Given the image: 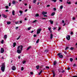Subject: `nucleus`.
Here are the masks:
<instances>
[{
    "label": "nucleus",
    "instance_id": "nucleus-56",
    "mask_svg": "<svg viewBox=\"0 0 77 77\" xmlns=\"http://www.w3.org/2000/svg\"><path fill=\"white\" fill-rule=\"evenodd\" d=\"M27 11H28V10L27 9H26L25 10V12H27Z\"/></svg>",
    "mask_w": 77,
    "mask_h": 77
},
{
    "label": "nucleus",
    "instance_id": "nucleus-42",
    "mask_svg": "<svg viewBox=\"0 0 77 77\" xmlns=\"http://www.w3.org/2000/svg\"><path fill=\"white\" fill-rule=\"evenodd\" d=\"M31 29V27H29L28 29V30H30Z\"/></svg>",
    "mask_w": 77,
    "mask_h": 77
},
{
    "label": "nucleus",
    "instance_id": "nucleus-60",
    "mask_svg": "<svg viewBox=\"0 0 77 77\" xmlns=\"http://www.w3.org/2000/svg\"><path fill=\"white\" fill-rule=\"evenodd\" d=\"M34 32V31H32L31 32V33H32Z\"/></svg>",
    "mask_w": 77,
    "mask_h": 77
},
{
    "label": "nucleus",
    "instance_id": "nucleus-19",
    "mask_svg": "<svg viewBox=\"0 0 77 77\" xmlns=\"http://www.w3.org/2000/svg\"><path fill=\"white\" fill-rule=\"evenodd\" d=\"M12 14L13 15H15V11H14V10L12 12Z\"/></svg>",
    "mask_w": 77,
    "mask_h": 77
},
{
    "label": "nucleus",
    "instance_id": "nucleus-45",
    "mask_svg": "<svg viewBox=\"0 0 77 77\" xmlns=\"http://www.w3.org/2000/svg\"><path fill=\"white\" fill-rule=\"evenodd\" d=\"M43 17H48V16H47V15H44V16H43Z\"/></svg>",
    "mask_w": 77,
    "mask_h": 77
},
{
    "label": "nucleus",
    "instance_id": "nucleus-25",
    "mask_svg": "<svg viewBox=\"0 0 77 77\" xmlns=\"http://www.w3.org/2000/svg\"><path fill=\"white\" fill-rule=\"evenodd\" d=\"M7 23V24H8V25H9V24H11V22L10 21L8 22Z\"/></svg>",
    "mask_w": 77,
    "mask_h": 77
},
{
    "label": "nucleus",
    "instance_id": "nucleus-16",
    "mask_svg": "<svg viewBox=\"0 0 77 77\" xmlns=\"http://www.w3.org/2000/svg\"><path fill=\"white\" fill-rule=\"evenodd\" d=\"M35 67L37 69H39V66H37Z\"/></svg>",
    "mask_w": 77,
    "mask_h": 77
},
{
    "label": "nucleus",
    "instance_id": "nucleus-64",
    "mask_svg": "<svg viewBox=\"0 0 77 77\" xmlns=\"http://www.w3.org/2000/svg\"><path fill=\"white\" fill-rule=\"evenodd\" d=\"M55 29H56V28H55V27L54 28H53V30H55Z\"/></svg>",
    "mask_w": 77,
    "mask_h": 77
},
{
    "label": "nucleus",
    "instance_id": "nucleus-48",
    "mask_svg": "<svg viewBox=\"0 0 77 77\" xmlns=\"http://www.w3.org/2000/svg\"><path fill=\"white\" fill-rule=\"evenodd\" d=\"M18 59H20V58H21V57L19 55V56H18Z\"/></svg>",
    "mask_w": 77,
    "mask_h": 77
},
{
    "label": "nucleus",
    "instance_id": "nucleus-7",
    "mask_svg": "<svg viewBox=\"0 0 77 77\" xmlns=\"http://www.w3.org/2000/svg\"><path fill=\"white\" fill-rule=\"evenodd\" d=\"M5 52V50H4V49L3 48H2L1 50V53H3L4 52Z\"/></svg>",
    "mask_w": 77,
    "mask_h": 77
},
{
    "label": "nucleus",
    "instance_id": "nucleus-50",
    "mask_svg": "<svg viewBox=\"0 0 77 77\" xmlns=\"http://www.w3.org/2000/svg\"><path fill=\"white\" fill-rule=\"evenodd\" d=\"M11 3H9V6H11Z\"/></svg>",
    "mask_w": 77,
    "mask_h": 77
},
{
    "label": "nucleus",
    "instance_id": "nucleus-28",
    "mask_svg": "<svg viewBox=\"0 0 77 77\" xmlns=\"http://www.w3.org/2000/svg\"><path fill=\"white\" fill-rule=\"evenodd\" d=\"M70 60L71 62H72V60H73V59L72 58H70Z\"/></svg>",
    "mask_w": 77,
    "mask_h": 77
},
{
    "label": "nucleus",
    "instance_id": "nucleus-15",
    "mask_svg": "<svg viewBox=\"0 0 77 77\" xmlns=\"http://www.w3.org/2000/svg\"><path fill=\"white\" fill-rule=\"evenodd\" d=\"M16 44H17L15 42L13 43V47H15V46H16Z\"/></svg>",
    "mask_w": 77,
    "mask_h": 77
},
{
    "label": "nucleus",
    "instance_id": "nucleus-4",
    "mask_svg": "<svg viewBox=\"0 0 77 77\" xmlns=\"http://www.w3.org/2000/svg\"><path fill=\"white\" fill-rule=\"evenodd\" d=\"M41 29H38L37 31V34H39V33H40V32H41Z\"/></svg>",
    "mask_w": 77,
    "mask_h": 77
},
{
    "label": "nucleus",
    "instance_id": "nucleus-22",
    "mask_svg": "<svg viewBox=\"0 0 77 77\" xmlns=\"http://www.w3.org/2000/svg\"><path fill=\"white\" fill-rule=\"evenodd\" d=\"M42 70H41L39 73H38V75H41V73H42Z\"/></svg>",
    "mask_w": 77,
    "mask_h": 77
},
{
    "label": "nucleus",
    "instance_id": "nucleus-12",
    "mask_svg": "<svg viewBox=\"0 0 77 77\" xmlns=\"http://www.w3.org/2000/svg\"><path fill=\"white\" fill-rule=\"evenodd\" d=\"M48 51H49L48 49H46L45 51V53H47Z\"/></svg>",
    "mask_w": 77,
    "mask_h": 77
},
{
    "label": "nucleus",
    "instance_id": "nucleus-34",
    "mask_svg": "<svg viewBox=\"0 0 77 77\" xmlns=\"http://www.w3.org/2000/svg\"><path fill=\"white\" fill-rule=\"evenodd\" d=\"M51 27H49L48 28V29L49 31H50V30H51Z\"/></svg>",
    "mask_w": 77,
    "mask_h": 77
},
{
    "label": "nucleus",
    "instance_id": "nucleus-5",
    "mask_svg": "<svg viewBox=\"0 0 77 77\" xmlns=\"http://www.w3.org/2000/svg\"><path fill=\"white\" fill-rule=\"evenodd\" d=\"M66 39H67V40H69L70 39V35H67L66 36Z\"/></svg>",
    "mask_w": 77,
    "mask_h": 77
},
{
    "label": "nucleus",
    "instance_id": "nucleus-2",
    "mask_svg": "<svg viewBox=\"0 0 77 77\" xmlns=\"http://www.w3.org/2000/svg\"><path fill=\"white\" fill-rule=\"evenodd\" d=\"M21 50H20V46H18L17 47V52L18 54H20L21 53Z\"/></svg>",
    "mask_w": 77,
    "mask_h": 77
},
{
    "label": "nucleus",
    "instance_id": "nucleus-63",
    "mask_svg": "<svg viewBox=\"0 0 77 77\" xmlns=\"http://www.w3.org/2000/svg\"><path fill=\"white\" fill-rule=\"evenodd\" d=\"M25 21H27V18H25Z\"/></svg>",
    "mask_w": 77,
    "mask_h": 77
},
{
    "label": "nucleus",
    "instance_id": "nucleus-55",
    "mask_svg": "<svg viewBox=\"0 0 77 77\" xmlns=\"http://www.w3.org/2000/svg\"><path fill=\"white\" fill-rule=\"evenodd\" d=\"M64 22H64V20H62V22L63 23H64Z\"/></svg>",
    "mask_w": 77,
    "mask_h": 77
},
{
    "label": "nucleus",
    "instance_id": "nucleus-14",
    "mask_svg": "<svg viewBox=\"0 0 77 77\" xmlns=\"http://www.w3.org/2000/svg\"><path fill=\"white\" fill-rule=\"evenodd\" d=\"M65 70H63L62 71H59V72H61V73H64V72H65Z\"/></svg>",
    "mask_w": 77,
    "mask_h": 77
},
{
    "label": "nucleus",
    "instance_id": "nucleus-62",
    "mask_svg": "<svg viewBox=\"0 0 77 77\" xmlns=\"http://www.w3.org/2000/svg\"><path fill=\"white\" fill-rule=\"evenodd\" d=\"M72 77H77V75L73 76Z\"/></svg>",
    "mask_w": 77,
    "mask_h": 77
},
{
    "label": "nucleus",
    "instance_id": "nucleus-9",
    "mask_svg": "<svg viewBox=\"0 0 77 77\" xmlns=\"http://www.w3.org/2000/svg\"><path fill=\"white\" fill-rule=\"evenodd\" d=\"M52 74H53V77H55V75H56V74H55V72L53 70L52 71Z\"/></svg>",
    "mask_w": 77,
    "mask_h": 77
},
{
    "label": "nucleus",
    "instance_id": "nucleus-30",
    "mask_svg": "<svg viewBox=\"0 0 77 77\" xmlns=\"http://www.w3.org/2000/svg\"><path fill=\"white\" fill-rule=\"evenodd\" d=\"M60 9H63V6L62 5H61L60 6Z\"/></svg>",
    "mask_w": 77,
    "mask_h": 77
},
{
    "label": "nucleus",
    "instance_id": "nucleus-47",
    "mask_svg": "<svg viewBox=\"0 0 77 77\" xmlns=\"http://www.w3.org/2000/svg\"><path fill=\"white\" fill-rule=\"evenodd\" d=\"M60 29H61V28L59 27V28L58 29V31H59V30H60Z\"/></svg>",
    "mask_w": 77,
    "mask_h": 77
},
{
    "label": "nucleus",
    "instance_id": "nucleus-44",
    "mask_svg": "<svg viewBox=\"0 0 77 77\" xmlns=\"http://www.w3.org/2000/svg\"><path fill=\"white\" fill-rule=\"evenodd\" d=\"M73 66L74 67L76 66V64H74L73 65Z\"/></svg>",
    "mask_w": 77,
    "mask_h": 77
},
{
    "label": "nucleus",
    "instance_id": "nucleus-11",
    "mask_svg": "<svg viewBox=\"0 0 77 77\" xmlns=\"http://www.w3.org/2000/svg\"><path fill=\"white\" fill-rule=\"evenodd\" d=\"M47 14V12L43 11L42 13V14L43 15H45L46 14Z\"/></svg>",
    "mask_w": 77,
    "mask_h": 77
},
{
    "label": "nucleus",
    "instance_id": "nucleus-35",
    "mask_svg": "<svg viewBox=\"0 0 77 77\" xmlns=\"http://www.w3.org/2000/svg\"><path fill=\"white\" fill-rule=\"evenodd\" d=\"M45 68L46 69H49V68H50V67H49V66H46Z\"/></svg>",
    "mask_w": 77,
    "mask_h": 77
},
{
    "label": "nucleus",
    "instance_id": "nucleus-41",
    "mask_svg": "<svg viewBox=\"0 0 77 77\" xmlns=\"http://www.w3.org/2000/svg\"><path fill=\"white\" fill-rule=\"evenodd\" d=\"M4 42V40H2L1 41V44H3Z\"/></svg>",
    "mask_w": 77,
    "mask_h": 77
},
{
    "label": "nucleus",
    "instance_id": "nucleus-46",
    "mask_svg": "<svg viewBox=\"0 0 77 77\" xmlns=\"http://www.w3.org/2000/svg\"><path fill=\"white\" fill-rule=\"evenodd\" d=\"M67 3L69 5H70V4H71V2H67Z\"/></svg>",
    "mask_w": 77,
    "mask_h": 77
},
{
    "label": "nucleus",
    "instance_id": "nucleus-57",
    "mask_svg": "<svg viewBox=\"0 0 77 77\" xmlns=\"http://www.w3.org/2000/svg\"><path fill=\"white\" fill-rule=\"evenodd\" d=\"M64 53H65V54H66L67 53V52H66V51H65L64 52Z\"/></svg>",
    "mask_w": 77,
    "mask_h": 77
},
{
    "label": "nucleus",
    "instance_id": "nucleus-37",
    "mask_svg": "<svg viewBox=\"0 0 77 77\" xmlns=\"http://www.w3.org/2000/svg\"><path fill=\"white\" fill-rule=\"evenodd\" d=\"M36 2V0H34V1H33V3H35Z\"/></svg>",
    "mask_w": 77,
    "mask_h": 77
},
{
    "label": "nucleus",
    "instance_id": "nucleus-26",
    "mask_svg": "<svg viewBox=\"0 0 77 77\" xmlns=\"http://www.w3.org/2000/svg\"><path fill=\"white\" fill-rule=\"evenodd\" d=\"M39 39H38L37 41H36V43H37L39 42Z\"/></svg>",
    "mask_w": 77,
    "mask_h": 77
},
{
    "label": "nucleus",
    "instance_id": "nucleus-24",
    "mask_svg": "<svg viewBox=\"0 0 77 77\" xmlns=\"http://www.w3.org/2000/svg\"><path fill=\"white\" fill-rule=\"evenodd\" d=\"M32 47L31 46H29V47H28L27 48V50H29V49H30V48H31Z\"/></svg>",
    "mask_w": 77,
    "mask_h": 77
},
{
    "label": "nucleus",
    "instance_id": "nucleus-52",
    "mask_svg": "<svg viewBox=\"0 0 77 77\" xmlns=\"http://www.w3.org/2000/svg\"><path fill=\"white\" fill-rule=\"evenodd\" d=\"M70 34L71 35H73V34H74V33H73L72 32H70Z\"/></svg>",
    "mask_w": 77,
    "mask_h": 77
},
{
    "label": "nucleus",
    "instance_id": "nucleus-51",
    "mask_svg": "<svg viewBox=\"0 0 77 77\" xmlns=\"http://www.w3.org/2000/svg\"><path fill=\"white\" fill-rule=\"evenodd\" d=\"M54 11H56V8H54Z\"/></svg>",
    "mask_w": 77,
    "mask_h": 77
},
{
    "label": "nucleus",
    "instance_id": "nucleus-59",
    "mask_svg": "<svg viewBox=\"0 0 77 77\" xmlns=\"http://www.w3.org/2000/svg\"><path fill=\"white\" fill-rule=\"evenodd\" d=\"M67 69L68 70H69V69H70V68L69 67Z\"/></svg>",
    "mask_w": 77,
    "mask_h": 77
},
{
    "label": "nucleus",
    "instance_id": "nucleus-8",
    "mask_svg": "<svg viewBox=\"0 0 77 77\" xmlns=\"http://www.w3.org/2000/svg\"><path fill=\"white\" fill-rule=\"evenodd\" d=\"M18 46H20V50H21V51H22V50H23V46L22 45H20Z\"/></svg>",
    "mask_w": 77,
    "mask_h": 77
},
{
    "label": "nucleus",
    "instance_id": "nucleus-6",
    "mask_svg": "<svg viewBox=\"0 0 77 77\" xmlns=\"http://www.w3.org/2000/svg\"><path fill=\"white\" fill-rule=\"evenodd\" d=\"M12 69L13 71H14V70H15V69H16V67H15V66H13L12 67Z\"/></svg>",
    "mask_w": 77,
    "mask_h": 77
},
{
    "label": "nucleus",
    "instance_id": "nucleus-49",
    "mask_svg": "<svg viewBox=\"0 0 77 77\" xmlns=\"http://www.w3.org/2000/svg\"><path fill=\"white\" fill-rule=\"evenodd\" d=\"M20 24H22V23H23V22H22V21L21 20L20 21Z\"/></svg>",
    "mask_w": 77,
    "mask_h": 77
},
{
    "label": "nucleus",
    "instance_id": "nucleus-23",
    "mask_svg": "<svg viewBox=\"0 0 77 77\" xmlns=\"http://www.w3.org/2000/svg\"><path fill=\"white\" fill-rule=\"evenodd\" d=\"M12 3L13 4V5H14L15 4V3H16L15 2V1H13L12 2Z\"/></svg>",
    "mask_w": 77,
    "mask_h": 77
},
{
    "label": "nucleus",
    "instance_id": "nucleus-58",
    "mask_svg": "<svg viewBox=\"0 0 77 77\" xmlns=\"http://www.w3.org/2000/svg\"><path fill=\"white\" fill-rule=\"evenodd\" d=\"M75 17H73V20H75Z\"/></svg>",
    "mask_w": 77,
    "mask_h": 77
},
{
    "label": "nucleus",
    "instance_id": "nucleus-39",
    "mask_svg": "<svg viewBox=\"0 0 77 77\" xmlns=\"http://www.w3.org/2000/svg\"><path fill=\"white\" fill-rule=\"evenodd\" d=\"M24 69V67H22L21 68V71H23Z\"/></svg>",
    "mask_w": 77,
    "mask_h": 77
},
{
    "label": "nucleus",
    "instance_id": "nucleus-18",
    "mask_svg": "<svg viewBox=\"0 0 77 77\" xmlns=\"http://www.w3.org/2000/svg\"><path fill=\"white\" fill-rule=\"evenodd\" d=\"M49 21L50 22L51 24H53V23H54L53 21H51V20H49Z\"/></svg>",
    "mask_w": 77,
    "mask_h": 77
},
{
    "label": "nucleus",
    "instance_id": "nucleus-29",
    "mask_svg": "<svg viewBox=\"0 0 77 77\" xmlns=\"http://www.w3.org/2000/svg\"><path fill=\"white\" fill-rule=\"evenodd\" d=\"M35 17H38L39 16V14H37L35 15Z\"/></svg>",
    "mask_w": 77,
    "mask_h": 77
},
{
    "label": "nucleus",
    "instance_id": "nucleus-20",
    "mask_svg": "<svg viewBox=\"0 0 77 77\" xmlns=\"http://www.w3.org/2000/svg\"><path fill=\"white\" fill-rule=\"evenodd\" d=\"M7 38V35H4V39H6Z\"/></svg>",
    "mask_w": 77,
    "mask_h": 77
},
{
    "label": "nucleus",
    "instance_id": "nucleus-13",
    "mask_svg": "<svg viewBox=\"0 0 77 77\" xmlns=\"http://www.w3.org/2000/svg\"><path fill=\"white\" fill-rule=\"evenodd\" d=\"M53 34L51 33V37H50L51 39H53Z\"/></svg>",
    "mask_w": 77,
    "mask_h": 77
},
{
    "label": "nucleus",
    "instance_id": "nucleus-40",
    "mask_svg": "<svg viewBox=\"0 0 77 77\" xmlns=\"http://www.w3.org/2000/svg\"><path fill=\"white\" fill-rule=\"evenodd\" d=\"M37 21V20H34V21H33V23H36V22Z\"/></svg>",
    "mask_w": 77,
    "mask_h": 77
},
{
    "label": "nucleus",
    "instance_id": "nucleus-38",
    "mask_svg": "<svg viewBox=\"0 0 77 77\" xmlns=\"http://www.w3.org/2000/svg\"><path fill=\"white\" fill-rule=\"evenodd\" d=\"M68 48H69V47H66V48L65 49V50H68Z\"/></svg>",
    "mask_w": 77,
    "mask_h": 77
},
{
    "label": "nucleus",
    "instance_id": "nucleus-43",
    "mask_svg": "<svg viewBox=\"0 0 77 77\" xmlns=\"http://www.w3.org/2000/svg\"><path fill=\"white\" fill-rule=\"evenodd\" d=\"M30 73L31 75H33V72H30Z\"/></svg>",
    "mask_w": 77,
    "mask_h": 77
},
{
    "label": "nucleus",
    "instance_id": "nucleus-10",
    "mask_svg": "<svg viewBox=\"0 0 77 77\" xmlns=\"http://www.w3.org/2000/svg\"><path fill=\"white\" fill-rule=\"evenodd\" d=\"M57 64V61H54V66H56Z\"/></svg>",
    "mask_w": 77,
    "mask_h": 77
},
{
    "label": "nucleus",
    "instance_id": "nucleus-31",
    "mask_svg": "<svg viewBox=\"0 0 77 77\" xmlns=\"http://www.w3.org/2000/svg\"><path fill=\"white\" fill-rule=\"evenodd\" d=\"M19 12L20 13V14H22L23 13V12L21 11H19Z\"/></svg>",
    "mask_w": 77,
    "mask_h": 77
},
{
    "label": "nucleus",
    "instance_id": "nucleus-21",
    "mask_svg": "<svg viewBox=\"0 0 77 77\" xmlns=\"http://www.w3.org/2000/svg\"><path fill=\"white\" fill-rule=\"evenodd\" d=\"M54 14H55V13L53 12L52 13L51 15V16H54Z\"/></svg>",
    "mask_w": 77,
    "mask_h": 77
},
{
    "label": "nucleus",
    "instance_id": "nucleus-3",
    "mask_svg": "<svg viewBox=\"0 0 77 77\" xmlns=\"http://www.w3.org/2000/svg\"><path fill=\"white\" fill-rule=\"evenodd\" d=\"M61 54V53H59L57 55L59 56L60 58H62L63 57V56L62 55H60Z\"/></svg>",
    "mask_w": 77,
    "mask_h": 77
},
{
    "label": "nucleus",
    "instance_id": "nucleus-54",
    "mask_svg": "<svg viewBox=\"0 0 77 77\" xmlns=\"http://www.w3.org/2000/svg\"><path fill=\"white\" fill-rule=\"evenodd\" d=\"M50 5H47V7H50Z\"/></svg>",
    "mask_w": 77,
    "mask_h": 77
},
{
    "label": "nucleus",
    "instance_id": "nucleus-36",
    "mask_svg": "<svg viewBox=\"0 0 77 77\" xmlns=\"http://www.w3.org/2000/svg\"><path fill=\"white\" fill-rule=\"evenodd\" d=\"M5 8L6 9H8V8H9V6H5Z\"/></svg>",
    "mask_w": 77,
    "mask_h": 77
},
{
    "label": "nucleus",
    "instance_id": "nucleus-1",
    "mask_svg": "<svg viewBox=\"0 0 77 77\" xmlns=\"http://www.w3.org/2000/svg\"><path fill=\"white\" fill-rule=\"evenodd\" d=\"M5 63H2V66L1 67V71L2 72L5 71Z\"/></svg>",
    "mask_w": 77,
    "mask_h": 77
},
{
    "label": "nucleus",
    "instance_id": "nucleus-61",
    "mask_svg": "<svg viewBox=\"0 0 77 77\" xmlns=\"http://www.w3.org/2000/svg\"><path fill=\"white\" fill-rule=\"evenodd\" d=\"M8 11H9V10H5V12H8Z\"/></svg>",
    "mask_w": 77,
    "mask_h": 77
},
{
    "label": "nucleus",
    "instance_id": "nucleus-17",
    "mask_svg": "<svg viewBox=\"0 0 77 77\" xmlns=\"http://www.w3.org/2000/svg\"><path fill=\"white\" fill-rule=\"evenodd\" d=\"M2 15H3V17H4V18H7V16L5 15L4 14H3Z\"/></svg>",
    "mask_w": 77,
    "mask_h": 77
},
{
    "label": "nucleus",
    "instance_id": "nucleus-53",
    "mask_svg": "<svg viewBox=\"0 0 77 77\" xmlns=\"http://www.w3.org/2000/svg\"><path fill=\"white\" fill-rule=\"evenodd\" d=\"M36 35L34 34L33 35V37H36Z\"/></svg>",
    "mask_w": 77,
    "mask_h": 77
},
{
    "label": "nucleus",
    "instance_id": "nucleus-27",
    "mask_svg": "<svg viewBox=\"0 0 77 77\" xmlns=\"http://www.w3.org/2000/svg\"><path fill=\"white\" fill-rule=\"evenodd\" d=\"M25 63H26V61L24 60L23 62V64H24Z\"/></svg>",
    "mask_w": 77,
    "mask_h": 77
},
{
    "label": "nucleus",
    "instance_id": "nucleus-33",
    "mask_svg": "<svg viewBox=\"0 0 77 77\" xmlns=\"http://www.w3.org/2000/svg\"><path fill=\"white\" fill-rule=\"evenodd\" d=\"M70 49L71 50H74V48H73V47H71L70 48Z\"/></svg>",
    "mask_w": 77,
    "mask_h": 77
},
{
    "label": "nucleus",
    "instance_id": "nucleus-32",
    "mask_svg": "<svg viewBox=\"0 0 77 77\" xmlns=\"http://www.w3.org/2000/svg\"><path fill=\"white\" fill-rule=\"evenodd\" d=\"M20 37H21V36L20 35L19 36V37L17 38V40H18V39H20Z\"/></svg>",
    "mask_w": 77,
    "mask_h": 77
}]
</instances>
